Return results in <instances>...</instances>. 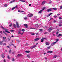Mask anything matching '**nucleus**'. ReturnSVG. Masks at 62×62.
Here are the masks:
<instances>
[{"label": "nucleus", "instance_id": "obj_46", "mask_svg": "<svg viewBox=\"0 0 62 62\" xmlns=\"http://www.w3.org/2000/svg\"><path fill=\"white\" fill-rule=\"evenodd\" d=\"M36 45H35L33 46V48H35V47H36Z\"/></svg>", "mask_w": 62, "mask_h": 62}, {"label": "nucleus", "instance_id": "obj_11", "mask_svg": "<svg viewBox=\"0 0 62 62\" xmlns=\"http://www.w3.org/2000/svg\"><path fill=\"white\" fill-rule=\"evenodd\" d=\"M45 3V1H44L42 3V5H43Z\"/></svg>", "mask_w": 62, "mask_h": 62}, {"label": "nucleus", "instance_id": "obj_12", "mask_svg": "<svg viewBox=\"0 0 62 62\" xmlns=\"http://www.w3.org/2000/svg\"><path fill=\"white\" fill-rule=\"evenodd\" d=\"M1 56L3 57V58H4L5 57V55H4V54H2Z\"/></svg>", "mask_w": 62, "mask_h": 62}, {"label": "nucleus", "instance_id": "obj_3", "mask_svg": "<svg viewBox=\"0 0 62 62\" xmlns=\"http://www.w3.org/2000/svg\"><path fill=\"white\" fill-rule=\"evenodd\" d=\"M53 11V9L52 8L48 9L47 10V12H49L50 11Z\"/></svg>", "mask_w": 62, "mask_h": 62}, {"label": "nucleus", "instance_id": "obj_48", "mask_svg": "<svg viewBox=\"0 0 62 62\" xmlns=\"http://www.w3.org/2000/svg\"><path fill=\"white\" fill-rule=\"evenodd\" d=\"M8 59H10V57H9V56H8Z\"/></svg>", "mask_w": 62, "mask_h": 62}, {"label": "nucleus", "instance_id": "obj_39", "mask_svg": "<svg viewBox=\"0 0 62 62\" xmlns=\"http://www.w3.org/2000/svg\"><path fill=\"white\" fill-rule=\"evenodd\" d=\"M11 52V50H10L9 51V54H10V53Z\"/></svg>", "mask_w": 62, "mask_h": 62}, {"label": "nucleus", "instance_id": "obj_22", "mask_svg": "<svg viewBox=\"0 0 62 62\" xmlns=\"http://www.w3.org/2000/svg\"><path fill=\"white\" fill-rule=\"evenodd\" d=\"M15 0H13L12 1H11L10 2V3H12L13 2H15Z\"/></svg>", "mask_w": 62, "mask_h": 62}, {"label": "nucleus", "instance_id": "obj_37", "mask_svg": "<svg viewBox=\"0 0 62 62\" xmlns=\"http://www.w3.org/2000/svg\"><path fill=\"white\" fill-rule=\"evenodd\" d=\"M62 26V25L61 24H59V26Z\"/></svg>", "mask_w": 62, "mask_h": 62}, {"label": "nucleus", "instance_id": "obj_13", "mask_svg": "<svg viewBox=\"0 0 62 62\" xmlns=\"http://www.w3.org/2000/svg\"><path fill=\"white\" fill-rule=\"evenodd\" d=\"M57 36L59 38V36H62V34H60L59 35H58Z\"/></svg>", "mask_w": 62, "mask_h": 62}, {"label": "nucleus", "instance_id": "obj_34", "mask_svg": "<svg viewBox=\"0 0 62 62\" xmlns=\"http://www.w3.org/2000/svg\"><path fill=\"white\" fill-rule=\"evenodd\" d=\"M24 20H27V17H25L24 18Z\"/></svg>", "mask_w": 62, "mask_h": 62}, {"label": "nucleus", "instance_id": "obj_5", "mask_svg": "<svg viewBox=\"0 0 62 62\" xmlns=\"http://www.w3.org/2000/svg\"><path fill=\"white\" fill-rule=\"evenodd\" d=\"M52 29H53V28H50L48 29L49 32H50L52 30Z\"/></svg>", "mask_w": 62, "mask_h": 62}, {"label": "nucleus", "instance_id": "obj_15", "mask_svg": "<svg viewBox=\"0 0 62 62\" xmlns=\"http://www.w3.org/2000/svg\"><path fill=\"white\" fill-rule=\"evenodd\" d=\"M0 27H1V28H2L3 29V30H5V28L4 27H3V26H0Z\"/></svg>", "mask_w": 62, "mask_h": 62}, {"label": "nucleus", "instance_id": "obj_9", "mask_svg": "<svg viewBox=\"0 0 62 62\" xmlns=\"http://www.w3.org/2000/svg\"><path fill=\"white\" fill-rule=\"evenodd\" d=\"M47 53L49 54V53H53V51H49L47 52Z\"/></svg>", "mask_w": 62, "mask_h": 62}, {"label": "nucleus", "instance_id": "obj_24", "mask_svg": "<svg viewBox=\"0 0 62 62\" xmlns=\"http://www.w3.org/2000/svg\"><path fill=\"white\" fill-rule=\"evenodd\" d=\"M18 8V5H16L15 7L13 8Z\"/></svg>", "mask_w": 62, "mask_h": 62}, {"label": "nucleus", "instance_id": "obj_23", "mask_svg": "<svg viewBox=\"0 0 62 62\" xmlns=\"http://www.w3.org/2000/svg\"><path fill=\"white\" fill-rule=\"evenodd\" d=\"M14 26L15 27V28H16V25L14 24Z\"/></svg>", "mask_w": 62, "mask_h": 62}, {"label": "nucleus", "instance_id": "obj_36", "mask_svg": "<svg viewBox=\"0 0 62 62\" xmlns=\"http://www.w3.org/2000/svg\"><path fill=\"white\" fill-rule=\"evenodd\" d=\"M15 60V59H14V58H13L12 60V61H15V60Z\"/></svg>", "mask_w": 62, "mask_h": 62}, {"label": "nucleus", "instance_id": "obj_17", "mask_svg": "<svg viewBox=\"0 0 62 62\" xmlns=\"http://www.w3.org/2000/svg\"><path fill=\"white\" fill-rule=\"evenodd\" d=\"M26 53H30V51H25Z\"/></svg>", "mask_w": 62, "mask_h": 62}, {"label": "nucleus", "instance_id": "obj_56", "mask_svg": "<svg viewBox=\"0 0 62 62\" xmlns=\"http://www.w3.org/2000/svg\"><path fill=\"white\" fill-rule=\"evenodd\" d=\"M9 26H10V27H11V26H12V24H11L10 25H9Z\"/></svg>", "mask_w": 62, "mask_h": 62}, {"label": "nucleus", "instance_id": "obj_27", "mask_svg": "<svg viewBox=\"0 0 62 62\" xmlns=\"http://www.w3.org/2000/svg\"><path fill=\"white\" fill-rule=\"evenodd\" d=\"M41 42H43V41H44V39H42L41 40Z\"/></svg>", "mask_w": 62, "mask_h": 62}, {"label": "nucleus", "instance_id": "obj_2", "mask_svg": "<svg viewBox=\"0 0 62 62\" xmlns=\"http://www.w3.org/2000/svg\"><path fill=\"white\" fill-rule=\"evenodd\" d=\"M45 8H42V10H40V11H39V13H41V12H42V11H43V10H44V9H45Z\"/></svg>", "mask_w": 62, "mask_h": 62}, {"label": "nucleus", "instance_id": "obj_1", "mask_svg": "<svg viewBox=\"0 0 62 62\" xmlns=\"http://www.w3.org/2000/svg\"><path fill=\"white\" fill-rule=\"evenodd\" d=\"M33 16V15L32 14L30 13L28 15V17H31L32 16Z\"/></svg>", "mask_w": 62, "mask_h": 62}, {"label": "nucleus", "instance_id": "obj_55", "mask_svg": "<svg viewBox=\"0 0 62 62\" xmlns=\"http://www.w3.org/2000/svg\"><path fill=\"white\" fill-rule=\"evenodd\" d=\"M53 22H54V23H55V22H56V21L54 20V21H53Z\"/></svg>", "mask_w": 62, "mask_h": 62}, {"label": "nucleus", "instance_id": "obj_54", "mask_svg": "<svg viewBox=\"0 0 62 62\" xmlns=\"http://www.w3.org/2000/svg\"><path fill=\"white\" fill-rule=\"evenodd\" d=\"M26 43L27 44H26V46H28V44H28V43Z\"/></svg>", "mask_w": 62, "mask_h": 62}, {"label": "nucleus", "instance_id": "obj_4", "mask_svg": "<svg viewBox=\"0 0 62 62\" xmlns=\"http://www.w3.org/2000/svg\"><path fill=\"white\" fill-rule=\"evenodd\" d=\"M16 23L17 27L18 28H19L20 26H19V23H18V22H16Z\"/></svg>", "mask_w": 62, "mask_h": 62}, {"label": "nucleus", "instance_id": "obj_64", "mask_svg": "<svg viewBox=\"0 0 62 62\" xmlns=\"http://www.w3.org/2000/svg\"><path fill=\"white\" fill-rule=\"evenodd\" d=\"M60 8H62V6H60Z\"/></svg>", "mask_w": 62, "mask_h": 62}, {"label": "nucleus", "instance_id": "obj_26", "mask_svg": "<svg viewBox=\"0 0 62 62\" xmlns=\"http://www.w3.org/2000/svg\"><path fill=\"white\" fill-rule=\"evenodd\" d=\"M30 29H35V28H30Z\"/></svg>", "mask_w": 62, "mask_h": 62}, {"label": "nucleus", "instance_id": "obj_42", "mask_svg": "<svg viewBox=\"0 0 62 62\" xmlns=\"http://www.w3.org/2000/svg\"><path fill=\"white\" fill-rule=\"evenodd\" d=\"M3 45H6V43H4L3 44Z\"/></svg>", "mask_w": 62, "mask_h": 62}, {"label": "nucleus", "instance_id": "obj_44", "mask_svg": "<svg viewBox=\"0 0 62 62\" xmlns=\"http://www.w3.org/2000/svg\"><path fill=\"white\" fill-rule=\"evenodd\" d=\"M2 44V42L0 41V45H1Z\"/></svg>", "mask_w": 62, "mask_h": 62}, {"label": "nucleus", "instance_id": "obj_53", "mask_svg": "<svg viewBox=\"0 0 62 62\" xmlns=\"http://www.w3.org/2000/svg\"><path fill=\"white\" fill-rule=\"evenodd\" d=\"M39 31H42V29H40L39 30Z\"/></svg>", "mask_w": 62, "mask_h": 62}, {"label": "nucleus", "instance_id": "obj_14", "mask_svg": "<svg viewBox=\"0 0 62 62\" xmlns=\"http://www.w3.org/2000/svg\"><path fill=\"white\" fill-rule=\"evenodd\" d=\"M51 14H53V13H50L47 16V17H49V16L51 15Z\"/></svg>", "mask_w": 62, "mask_h": 62}, {"label": "nucleus", "instance_id": "obj_51", "mask_svg": "<svg viewBox=\"0 0 62 62\" xmlns=\"http://www.w3.org/2000/svg\"><path fill=\"white\" fill-rule=\"evenodd\" d=\"M2 42H4V39L2 40Z\"/></svg>", "mask_w": 62, "mask_h": 62}, {"label": "nucleus", "instance_id": "obj_18", "mask_svg": "<svg viewBox=\"0 0 62 62\" xmlns=\"http://www.w3.org/2000/svg\"><path fill=\"white\" fill-rule=\"evenodd\" d=\"M20 1H21L22 2H25V0H19Z\"/></svg>", "mask_w": 62, "mask_h": 62}, {"label": "nucleus", "instance_id": "obj_45", "mask_svg": "<svg viewBox=\"0 0 62 62\" xmlns=\"http://www.w3.org/2000/svg\"><path fill=\"white\" fill-rule=\"evenodd\" d=\"M31 49H33V48H34V47H33V46H31Z\"/></svg>", "mask_w": 62, "mask_h": 62}, {"label": "nucleus", "instance_id": "obj_6", "mask_svg": "<svg viewBox=\"0 0 62 62\" xmlns=\"http://www.w3.org/2000/svg\"><path fill=\"white\" fill-rule=\"evenodd\" d=\"M39 38H36L34 40L35 41H38V40H39Z\"/></svg>", "mask_w": 62, "mask_h": 62}, {"label": "nucleus", "instance_id": "obj_8", "mask_svg": "<svg viewBox=\"0 0 62 62\" xmlns=\"http://www.w3.org/2000/svg\"><path fill=\"white\" fill-rule=\"evenodd\" d=\"M56 42H55L52 43V44H51V45L52 46H53V45H54L53 44H55V43H56Z\"/></svg>", "mask_w": 62, "mask_h": 62}, {"label": "nucleus", "instance_id": "obj_25", "mask_svg": "<svg viewBox=\"0 0 62 62\" xmlns=\"http://www.w3.org/2000/svg\"><path fill=\"white\" fill-rule=\"evenodd\" d=\"M5 31L6 32H7V33H10V32L6 30Z\"/></svg>", "mask_w": 62, "mask_h": 62}, {"label": "nucleus", "instance_id": "obj_58", "mask_svg": "<svg viewBox=\"0 0 62 62\" xmlns=\"http://www.w3.org/2000/svg\"><path fill=\"white\" fill-rule=\"evenodd\" d=\"M4 41L6 42L7 41V40H6L4 39Z\"/></svg>", "mask_w": 62, "mask_h": 62}, {"label": "nucleus", "instance_id": "obj_59", "mask_svg": "<svg viewBox=\"0 0 62 62\" xmlns=\"http://www.w3.org/2000/svg\"><path fill=\"white\" fill-rule=\"evenodd\" d=\"M3 32L4 33V34L6 33H5V32L4 31H3Z\"/></svg>", "mask_w": 62, "mask_h": 62}, {"label": "nucleus", "instance_id": "obj_7", "mask_svg": "<svg viewBox=\"0 0 62 62\" xmlns=\"http://www.w3.org/2000/svg\"><path fill=\"white\" fill-rule=\"evenodd\" d=\"M23 56L21 54H19L17 55V56H18V57H19L20 56Z\"/></svg>", "mask_w": 62, "mask_h": 62}, {"label": "nucleus", "instance_id": "obj_29", "mask_svg": "<svg viewBox=\"0 0 62 62\" xmlns=\"http://www.w3.org/2000/svg\"><path fill=\"white\" fill-rule=\"evenodd\" d=\"M18 33L19 34H21V32L20 31H19L18 32Z\"/></svg>", "mask_w": 62, "mask_h": 62}, {"label": "nucleus", "instance_id": "obj_62", "mask_svg": "<svg viewBox=\"0 0 62 62\" xmlns=\"http://www.w3.org/2000/svg\"><path fill=\"white\" fill-rule=\"evenodd\" d=\"M32 35H35V34L34 33H32V34H31Z\"/></svg>", "mask_w": 62, "mask_h": 62}, {"label": "nucleus", "instance_id": "obj_31", "mask_svg": "<svg viewBox=\"0 0 62 62\" xmlns=\"http://www.w3.org/2000/svg\"><path fill=\"white\" fill-rule=\"evenodd\" d=\"M10 31H11V32H14V30H11Z\"/></svg>", "mask_w": 62, "mask_h": 62}, {"label": "nucleus", "instance_id": "obj_30", "mask_svg": "<svg viewBox=\"0 0 62 62\" xmlns=\"http://www.w3.org/2000/svg\"><path fill=\"white\" fill-rule=\"evenodd\" d=\"M51 3H52V1L51 0H50L49 3V4H51Z\"/></svg>", "mask_w": 62, "mask_h": 62}, {"label": "nucleus", "instance_id": "obj_38", "mask_svg": "<svg viewBox=\"0 0 62 62\" xmlns=\"http://www.w3.org/2000/svg\"><path fill=\"white\" fill-rule=\"evenodd\" d=\"M22 31H23V32H24V31H25V30L24 29H22Z\"/></svg>", "mask_w": 62, "mask_h": 62}, {"label": "nucleus", "instance_id": "obj_21", "mask_svg": "<svg viewBox=\"0 0 62 62\" xmlns=\"http://www.w3.org/2000/svg\"><path fill=\"white\" fill-rule=\"evenodd\" d=\"M52 10L53 9H54V10H56L57 9L56 8H52Z\"/></svg>", "mask_w": 62, "mask_h": 62}, {"label": "nucleus", "instance_id": "obj_19", "mask_svg": "<svg viewBox=\"0 0 62 62\" xmlns=\"http://www.w3.org/2000/svg\"><path fill=\"white\" fill-rule=\"evenodd\" d=\"M9 39H10V37H9L8 38V40H9H9H10V39H9Z\"/></svg>", "mask_w": 62, "mask_h": 62}, {"label": "nucleus", "instance_id": "obj_41", "mask_svg": "<svg viewBox=\"0 0 62 62\" xmlns=\"http://www.w3.org/2000/svg\"><path fill=\"white\" fill-rule=\"evenodd\" d=\"M59 19H62V18H61V17H59Z\"/></svg>", "mask_w": 62, "mask_h": 62}, {"label": "nucleus", "instance_id": "obj_32", "mask_svg": "<svg viewBox=\"0 0 62 62\" xmlns=\"http://www.w3.org/2000/svg\"><path fill=\"white\" fill-rule=\"evenodd\" d=\"M51 48V46H49L47 47V49H49Z\"/></svg>", "mask_w": 62, "mask_h": 62}, {"label": "nucleus", "instance_id": "obj_47", "mask_svg": "<svg viewBox=\"0 0 62 62\" xmlns=\"http://www.w3.org/2000/svg\"><path fill=\"white\" fill-rule=\"evenodd\" d=\"M57 17V16H54V18H56V17Z\"/></svg>", "mask_w": 62, "mask_h": 62}, {"label": "nucleus", "instance_id": "obj_43", "mask_svg": "<svg viewBox=\"0 0 62 62\" xmlns=\"http://www.w3.org/2000/svg\"><path fill=\"white\" fill-rule=\"evenodd\" d=\"M42 39H45L46 40H47V39L45 38H44L43 37L42 38Z\"/></svg>", "mask_w": 62, "mask_h": 62}, {"label": "nucleus", "instance_id": "obj_52", "mask_svg": "<svg viewBox=\"0 0 62 62\" xmlns=\"http://www.w3.org/2000/svg\"><path fill=\"white\" fill-rule=\"evenodd\" d=\"M0 32L1 34H2V33H3V32H2V31H0Z\"/></svg>", "mask_w": 62, "mask_h": 62}, {"label": "nucleus", "instance_id": "obj_28", "mask_svg": "<svg viewBox=\"0 0 62 62\" xmlns=\"http://www.w3.org/2000/svg\"><path fill=\"white\" fill-rule=\"evenodd\" d=\"M4 7H8V5H7V4H5L4 5Z\"/></svg>", "mask_w": 62, "mask_h": 62}, {"label": "nucleus", "instance_id": "obj_60", "mask_svg": "<svg viewBox=\"0 0 62 62\" xmlns=\"http://www.w3.org/2000/svg\"><path fill=\"white\" fill-rule=\"evenodd\" d=\"M29 6H31V5L30 4H29Z\"/></svg>", "mask_w": 62, "mask_h": 62}, {"label": "nucleus", "instance_id": "obj_16", "mask_svg": "<svg viewBox=\"0 0 62 62\" xmlns=\"http://www.w3.org/2000/svg\"><path fill=\"white\" fill-rule=\"evenodd\" d=\"M46 44L47 45H49V43L48 42H46Z\"/></svg>", "mask_w": 62, "mask_h": 62}, {"label": "nucleus", "instance_id": "obj_20", "mask_svg": "<svg viewBox=\"0 0 62 62\" xmlns=\"http://www.w3.org/2000/svg\"><path fill=\"white\" fill-rule=\"evenodd\" d=\"M60 23H62V20H60L59 21Z\"/></svg>", "mask_w": 62, "mask_h": 62}, {"label": "nucleus", "instance_id": "obj_63", "mask_svg": "<svg viewBox=\"0 0 62 62\" xmlns=\"http://www.w3.org/2000/svg\"><path fill=\"white\" fill-rule=\"evenodd\" d=\"M30 34H31V35H32V34L33 33H32V32H30Z\"/></svg>", "mask_w": 62, "mask_h": 62}, {"label": "nucleus", "instance_id": "obj_40", "mask_svg": "<svg viewBox=\"0 0 62 62\" xmlns=\"http://www.w3.org/2000/svg\"><path fill=\"white\" fill-rule=\"evenodd\" d=\"M3 39H6V37H3Z\"/></svg>", "mask_w": 62, "mask_h": 62}, {"label": "nucleus", "instance_id": "obj_35", "mask_svg": "<svg viewBox=\"0 0 62 62\" xmlns=\"http://www.w3.org/2000/svg\"><path fill=\"white\" fill-rule=\"evenodd\" d=\"M27 57H28V58H30V56L28 55H27Z\"/></svg>", "mask_w": 62, "mask_h": 62}, {"label": "nucleus", "instance_id": "obj_49", "mask_svg": "<svg viewBox=\"0 0 62 62\" xmlns=\"http://www.w3.org/2000/svg\"><path fill=\"white\" fill-rule=\"evenodd\" d=\"M58 41V39H56V42H57Z\"/></svg>", "mask_w": 62, "mask_h": 62}, {"label": "nucleus", "instance_id": "obj_10", "mask_svg": "<svg viewBox=\"0 0 62 62\" xmlns=\"http://www.w3.org/2000/svg\"><path fill=\"white\" fill-rule=\"evenodd\" d=\"M24 26L26 27V28H27V24H24Z\"/></svg>", "mask_w": 62, "mask_h": 62}, {"label": "nucleus", "instance_id": "obj_50", "mask_svg": "<svg viewBox=\"0 0 62 62\" xmlns=\"http://www.w3.org/2000/svg\"><path fill=\"white\" fill-rule=\"evenodd\" d=\"M3 61L4 62H6V60L5 59H4L3 60Z\"/></svg>", "mask_w": 62, "mask_h": 62}, {"label": "nucleus", "instance_id": "obj_61", "mask_svg": "<svg viewBox=\"0 0 62 62\" xmlns=\"http://www.w3.org/2000/svg\"><path fill=\"white\" fill-rule=\"evenodd\" d=\"M4 34H5V35H6V36H7V33H4Z\"/></svg>", "mask_w": 62, "mask_h": 62}, {"label": "nucleus", "instance_id": "obj_33", "mask_svg": "<svg viewBox=\"0 0 62 62\" xmlns=\"http://www.w3.org/2000/svg\"><path fill=\"white\" fill-rule=\"evenodd\" d=\"M57 56H56V55H54L53 57V58H56V57Z\"/></svg>", "mask_w": 62, "mask_h": 62}, {"label": "nucleus", "instance_id": "obj_57", "mask_svg": "<svg viewBox=\"0 0 62 62\" xmlns=\"http://www.w3.org/2000/svg\"><path fill=\"white\" fill-rule=\"evenodd\" d=\"M15 9V8H12V10H13V9Z\"/></svg>", "mask_w": 62, "mask_h": 62}]
</instances>
